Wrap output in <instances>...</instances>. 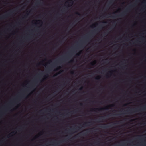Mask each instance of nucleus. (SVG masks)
I'll use <instances>...</instances> for the list:
<instances>
[{
  "label": "nucleus",
  "instance_id": "nucleus-6",
  "mask_svg": "<svg viewBox=\"0 0 146 146\" xmlns=\"http://www.w3.org/2000/svg\"><path fill=\"white\" fill-rule=\"evenodd\" d=\"M50 99V96H48L47 97H46L43 100V101L45 102H47Z\"/></svg>",
  "mask_w": 146,
  "mask_h": 146
},
{
  "label": "nucleus",
  "instance_id": "nucleus-21",
  "mask_svg": "<svg viewBox=\"0 0 146 146\" xmlns=\"http://www.w3.org/2000/svg\"><path fill=\"white\" fill-rule=\"evenodd\" d=\"M60 68V67L59 68H58L57 69H56V71L57 70H58L59 68Z\"/></svg>",
  "mask_w": 146,
  "mask_h": 146
},
{
  "label": "nucleus",
  "instance_id": "nucleus-17",
  "mask_svg": "<svg viewBox=\"0 0 146 146\" xmlns=\"http://www.w3.org/2000/svg\"><path fill=\"white\" fill-rule=\"evenodd\" d=\"M74 71H72L71 72V74H74Z\"/></svg>",
  "mask_w": 146,
  "mask_h": 146
},
{
  "label": "nucleus",
  "instance_id": "nucleus-1",
  "mask_svg": "<svg viewBox=\"0 0 146 146\" xmlns=\"http://www.w3.org/2000/svg\"><path fill=\"white\" fill-rule=\"evenodd\" d=\"M25 94H23L22 95L17 96L9 101L5 102L4 104L6 106H12L17 105L23 99L25 98Z\"/></svg>",
  "mask_w": 146,
  "mask_h": 146
},
{
  "label": "nucleus",
  "instance_id": "nucleus-23",
  "mask_svg": "<svg viewBox=\"0 0 146 146\" xmlns=\"http://www.w3.org/2000/svg\"><path fill=\"white\" fill-rule=\"evenodd\" d=\"M73 61V60H71L70 61V62H72Z\"/></svg>",
  "mask_w": 146,
  "mask_h": 146
},
{
  "label": "nucleus",
  "instance_id": "nucleus-34",
  "mask_svg": "<svg viewBox=\"0 0 146 146\" xmlns=\"http://www.w3.org/2000/svg\"><path fill=\"white\" fill-rule=\"evenodd\" d=\"M94 25H92V26H93Z\"/></svg>",
  "mask_w": 146,
  "mask_h": 146
},
{
  "label": "nucleus",
  "instance_id": "nucleus-14",
  "mask_svg": "<svg viewBox=\"0 0 146 146\" xmlns=\"http://www.w3.org/2000/svg\"><path fill=\"white\" fill-rule=\"evenodd\" d=\"M89 111H103V110H89ZM112 111H115V110H111Z\"/></svg>",
  "mask_w": 146,
  "mask_h": 146
},
{
  "label": "nucleus",
  "instance_id": "nucleus-25",
  "mask_svg": "<svg viewBox=\"0 0 146 146\" xmlns=\"http://www.w3.org/2000/svg\"><path fill=\"white\" fill-rule=\"evenodd\" d=\"M38 1V0H37V3H39Z\"/></svg>",
  "mask_w": 146,
  "mask_h": 146
},
{
  "label": "nucleus",
  "instance_id": "nucleus-3",
  "mask_svg": "<svg viewBox=\"0 0 146 146\" xmlns=\"http://www.w3.org/2000/svg\"><path fill=\"white\" fill-rule=\"evenodd\" d=\"M13 12V11H12L9 13L5 14V15H4L3 16H2L1 17H0V19H4L5 18H6L8 16H9L11 13H12Z\"/></svg>",
  "mask_w": 146,
  "mask_h": 146
},
{
  "label": "nucleus",
  "instance_id": "nucleus-33",
  "mask_svg": "<svg viewBox=\"0 0 146 146\" xmlns=\"http://www.w3.org/2000/svg\"><path fill=\"white\" fill-rule=\"evenodd\" d=\"M131 6H131H129V7H130Z\"/></svg>",
  "mask_w": 146,
  "mask_h": 146
},
{
  "label": "nucleus",
  "instance_id": "nucleus-19",
  "mask_svg": "<svg viewBox=\"0 0 146 146\" xmlns=\"http://www.w3.org/2000/svg\"><path fill=\"white\" fill-rule=\"evenodd\" d=\"M37 83V82L36 81L35 82V85H36Z\"/></svg>",
  "mask_w": 146,
  "mask_h": 146
},
{
  "label": "nucleus",
  "instance_id": "nucleus-18",
  "mask_svg": "<svg viewBox=\"0 0 146 146\" xmlns=\"http://www.w3.org/2000/svg\"><path fill=\"white\" fill-rule=\"evenodd\" d=\"M83 87H81L80 88V89H79V90H82L83 89Z\"/></svg>",
  "mask_w": 146,
  "mask_h": 146
},
{
  "label": "nucleus",
  "instance_id": "nucleus-4",
  "mask_svg": "<svg viewBox=\"0 0 146 146\" xmlns=\"http://www.w3.org/2000/svg\"><path fill=\"white\" fill-rule=\"evenodd\" d=\"M129 7L126 9L125 10V11L123 12L122 13H121L120 14V16H123L125 15L126 14V12L129 11Z\"/></svg>",
  "mask_w": 146,
  "mask_h": 146
},
{
  "label": "nucleus",
  "instance_id": "nucleus-26",
  "mask_svg": "<svg viewBox=\"0 0 146 146\" xmlns=\"http://www.w3.org/2000/svg\"><path fill=\"white\" fill-rule=\"evenodd\" d=\"M38 21H39L40 22H41V21H40V20H38Z\"/></svg>",
  "mask_w": 146,
  "mask_h": 146
},
{
  "label": "nucleus",
  "instance_id": "nucleus-7",
  "mask_svg": "<svg viewBox=\"0 0 146 146\" xmlns=\"http://www.w3.org/2000/svg\"><path fill=\"white\" fill-rule=\"evenodd\" d=\"M80 128V127L79 126H77L76 127H74L72 128V130L73 131H75L76 130H77L78 129Z\"/></svg>",
  "mask_w": 146,
  "mask_h": 146
},
{
  "label": "nucleus",
  "instance_id": "nucleus-20",
  "mask_svg": "<svg viewBox=\"0 0 146 146\" xmlns=\"http://www.w3.org/2000/svg\"><path fill=\"white\" fill-rule=\"evenodd\" d=\"M113 1V0H111L110 1V3H111Z\"/></svg>",
  "mask_w": 146,
  "mask_h": 146
},
{
  "label": "nucleus",
  "instance_id": "nucleus-29",
  "mask_svg": "<svg viewBox=\"0 0 146 146\" xmlns=\"http://www.w3.org/2000/svg\"><path fill=\"white\" fill-rule=\"evenodd\" d=\"M81 105H82V103H80V104Z\"/></svg>",
  "mask_w": 146,
  "mask_h": 146
},
{
  "label": "nucleus",
  "instance_id": "nucleus-22",
  "mask_svg": "<svg viewBox=\"0 0 146 146\" xmlns=\"http://www.w3.org/2000/svg\"><path fill=\"white\" fill-rule=\"evenodd\" d=\"M79 55H80V53L77 54H76V55H77V56H79Z\"/></svg>",
  "mask_w": 146,
  "mask_h": 146
},
{
  "label": "nucleus",
  "instance_id": "nucleus-13",
  "mask_svg": "<svg viewBox=\"0 0 146 146\" xmlns=\"http://www.w3.org/2000/svg\"><path fill=\"white\" fill-rule=\"evenodd\" d=\"M100 76H98L96 77L95 78V79L97 80H98L99 79Z\"/></svg>",
  "mask_w": 146,
  "mask_h": 146
},
{
  "label": "nucleus",
  "instance_id": "nucleus-12",
  "mask_svg": "<svg viewBox=\"0 0 146 146\" xmlns=\"http://www.w3.org/2000/svg\"><path fill=\"white\" fill-rule=\"evenodd\" d=\"M90 122H88V123H85L83 124L82 127L84 126V125H87L88 123H89Z\"/></svg>",
  "mask_w": 146,
  "mask_h": 146
},
{
  "label": "nucleus",
  "instance_id": "nucleus-8",
  "mask_svg": "<svg viewBox=\"0 0 146 146\" xmlns=\"http://www.w3.org/2000/svg\"><path fill=\"white\" fill-rule=\"evenodd\" d=\"M4 111H15L16 110H3ZM21 111H27V110H21ZM28 111H29V110H27ZM37 111V110H36ZM47 111H49V110H46ZM50 111H52L53 110H49Z\"/></svg>",
  "mask_w": 146,
  "mask_h": 146
},
{
  "label": "nucleus",
  "instance_id": "nucleus-24",
  "mask_svg": "<svg viewBox=\"0 0 146 146\" xmlns=\"http://www.w3.org/2000/svg\"><path fill=\"white\" fill-rule=\"evenodd\" d=\"M45 74H46V75L47 76H48V74H46V73H45Z\"/></svg>",
  "mask_w": 146,
  "mask_h": 146
},
{
  "label": "nucleus",
  "instance_id": "nucleus-9",
  "mask_svg": "<svg viewBox=\"0 0 146 146\" xmlns=\"http://www.w3.org/2000/svg\"><path fill=\"white\" fill-rule=\"evenodd\" d=\"M104 119V117H102L101 118H100L98 119V120H102L103 119Z\"/></svg>",
  "mask_w": 146,
  "mask_h": 146
},
{
  "label": "nucleus",
  "instance_id": "nucleus-15",
  "mask_svg": "<svg viewBox=\"0 0 146 146\" xmlns=\"http://www.w3.org/2000/svg\"><path fill=\"white\" fill-rule=\"evenodd\" d=\"M76 14H77L78 15H80V16L81 15V14H80L79 13H78V12H77L76 13Z\"/></svg>",
  "mask_w": 146,
  "mask_h": 146
},
{
  "label": "nucleus",
  "instance_id": "nucleus-11",
  "mask_svg": "<svg viewBox=\"0 0 146 146\" xmlns=\"http://www.w3.org/2000/svg\"><path fill=\"white\" fill-rule=\"evenodd\" d=\"M96 61H95L94 62H92V63H91L90 64L92 65H94L96 63Z\"/></svg>",
  "mask_w": 146,
  "mask_h": 146
},
{
  "label": "nucleus",
  "instance_id": "nucleus-5",
  "mask_svg": "<svg viewBox=\"0 0 146 146\" xmlns=\"http://www.w3.org/2000/svg\"><path fill=\"white\" fill-rule=\"evenodd\" d=\"M73 2L72 0H69L68 1H67L66 3H69V4H70L71 5H72L73 4Z\"/></svg>",
  "mask_w": 146,
  "mask_h": 146
},
{
  "label": "nucleus",
  "instance_id": "nucleus-32",
  "mask_svg": "<svg viewBox=\"0 0 146 146\" xmlns=\"http://www.w3.org/2000/svg\"><path fill=\"white\" fill-rule=\"evenodd\" d=\"M131 6H131H129V7H130Z\"/></svg>",
  "mask_w": 146,
  "mask_h": 146
},
{
  "label": "nucleus",
  "instance_id": "nucleus-2",
  "mask_svg": "<svg viewBox=\"0 0 146 146\" xmlns=\"http://www.w3.org/2000/svg\"><path fill=\"white\" fill-rule=\"evenodd\" d=\"M38 110H39L38 109ZM40 110H60V109H41ZM62 110H75V109H62ZM75 110H111V109H104V108H93V109H75ZM111 110H114V109H111Z\"/></svg>",
  "mask_w": 146,
  "mask_h": 146
},
{
  "label": "nucleus",
  "instance_id": "nucleus-10",
  "mask_svg": "<svg viewBox=\"0 0 146 146\" xmlns=\"http://www.w3.org/2000/svg\"><path fill=\"white\" fill-rule=\"evenodd\" d=\"M125 111H146V110H125Z\"/></svg>",
  "mask_w": 146,
  "mask_h": 146
},
{
  "label": "nucleus",
  "instance_id": "nucleus-28",
  "mask_svg": "<svg viewBox=\"0 0 146 146\" xmlns=\"http://www.w3.org/2000/svg\"><path fill=\"white\" fill-rule=\"evenodd\" d=\"M88 100H86V101H87Z\"/></svg>",
  "mask_w": 146,
  "mask_h": 146
},
{
  "label": "nucleus",
  "instance_id": "nucleus-31",
  "mask_svg": "<svg viewBox=\"0 0 146 146\" xmlns=\"http://www.w3.org/2000/svg\"><path fill=\"white\" fill-rule=\"evenodd\" d=\"M131 6H131H129V7H130Z\"/></svg>",
  "mask_w": 146,
  "mask_h": 146
},
{
  "label": "nucleus",
  "instance_id": "nucleus-30",
  "mask_svg": "<svg viewBox=\"0 0 146 146\" xmlns=\"http://www.w3.org/2000/svg\"><path fill=\"white\" fill-rule=\"evenodd\" d=\"M104 127V128H105V127H105H105Z\"/></svg>",
  "mask_w": 146,
  "mask_h": 146
},
{
  "label": "nucleus",
  "instance_id": "nucleus-27",
  "mask_svg": "<svg viewBox=\"0 0 146 146\" xmlns=\"http://www.w3.org/2000/svg\"><path fill=\"white\" fill-rule=\"evenodd\" d=\"M96 31V30H94V31H93L94 32H95Z\"/></svg>",
  "mask_w": 146,
  "mask_h": 146
},
{
  "label": "nucleus",
  "instance_id": "nucleus-16",
  "mask_svg": "<svg viewBox=\"0 0 146 146\" xmlns=\"http://www.w3.org/2000/svg\"><path fill=\"white\" fill-rule=\"evenodd\" d=\"M58 144V143H54L53 144H55V145H56Z\"/></svg>",
  "mask_w": 146,
  "mask_h": 146
}]
</instances>
